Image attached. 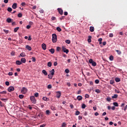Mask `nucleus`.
<instances>
[{"label": "nucleus", "mask_w": 127, "mask_h": 127, "mask_svg": "<svg viewBox=\"0 0 127 127\" xmlns=\"http://www.w3.org/2000/svg\"><path fill=\"white\" fill-rule=\"evenodd\" d=\"M52 41L53 43H56L57 42V35L56 34H52Z\"/></svg>", "instance_id": "nucleus-1"}, {"label": "nucleus", "mask_w": 127, "mask_h": 127, "mask_svg": "<svg viewBox=\"0 0 127 127\" xmlns=\"http://www.w3.org/2000/svg\"><path fill=\"white\" fill-rule=\"evenodd\" d=\"M30 100L32 103V104H34V105H35L36 104V99H35V97L33 96L30 97Z\"/></svg>", "instance_id": "nucleus-2"}, {"label": "nucleus", "mask_w": 127, "mask_h": 127, "mask_svg": "<svg viewBox=\"0 0 127 127\" xmlns=\"http://www.w3.org/2000/svg\"><path fill=\"white\" fill-rule=\"evenodd\" d=\"M89 62L90 64H92V66H97V63L95 62H94L92 59H90Z\"/></svg>", "instance_id": "nucleus-3"}, {"label": "nucleus", "mask_w": 127, "mask_h": 127, "mask_svg": "<svg viewBox=\"0 0 127 127\" xmlns=\"http://www.w3.org/2000/svg\"><path fill=\"white\" fill-rule=\"evenodd\" d=\"M22 94H26L27 93V88L26 87H23L21 90Z\"/></svg>", "instance_id": "nucleus-4"}, {"label": "nucleus", "mask_w": 127, "mask_h": 127, "mask_svg": "<svg viewBox=\"0 0 127 127\" xmlns=\"http://www.w3.org/2000/svg\"><path fill=\"white\" fill-rule=\"evenodd\" d=\"M62 50L64 53H66V54H68V53H69V50L66 49V47L63 46Z\"/></svg>", "instance_id": "nucleus-5"}, {"label": "nucleus", "mask_w": 127, "mask_h": 127, "mask_svg": "<svg viewBox=\"0 0 127 127\" xmlns=\"http://www.w3.org/2000/svg\"><path fill=\"white\" fill-rule=\"evenodd\" d=\"M7 90L8 92H9V93H10L11 92L14 91V87L13 86H10L8 87Z\"/></svg>", "instance_id": "nucleus-6"}, {"label": "nucleus", "mask_w": 127, "mask_h": 127, "mask_svg": "<svg viewBox=\"0 0 127 127\" xmlns=\"http://www.w3.org/2000/svg\"><path fill=\"white\" fill-rule=\"evenodd\" d=\"M57 10L61 15H63V10L61 8H58Z\"/></svg>", "instance_id": "nucleus-7"}, {"label": "nucleus", "mask_w": 127, "mask_h": 127, "mask_svg": "<svg viewBox=\"0 0 127 127\" xmlns=\"http://www.w3.org/2000/svg\"><path fill=\"white\" fill-rule=\"evenodd\" d=\"M56 97L57 98H58V99H59L61 97V92L60 91L57 92Z\"/></svg>", "instance_id": "nucleus-8"}, {"label": "nucleus", "mask_w": 127, "mask_h": 127, "mask_svg": "<svg viewBox=\"0 0 127 127\" xmlns=\"http://www.w3.org/2000/svg\"><path fill=\"white\" fill-rule=\"evenodd\" d=\"M6 21L8 22V23H11L12 21H13V19L10 18H7Z\"/></svg>", "instance_id": "nucleus-9"}, {"label": "nucleus", "mask_w": 127, "mask_h": 127, "mask_svg": "<svg viewBox=\"0 0 127 127\" xmlns=\"http://www.w3.org/2000/svg\"><path fill=\"white\" fill-rule=\"evenodd\" d=\"M17 6V3H14L12 4V8H13V9H15V8H16Z\"/></svg>", "instance_id": "nucleus-10"}, {"label": "nucleus", "mask_w": 127, "mask_h": 127, "mask_svg": "<svg viewBox=\"0 0 127 127\" xmlns=\"http://www.w3.org/2000/svg\"><path fill=\"white\" fill-rule=\"evenodd\" d=\"M25 53H21L20 55L19 56V57L20 58V57H25Z\"/></svg>", "instance_id": "nucleus-11"}, {"label": "nucleus", "mask_w": 127, "mask_h": 127, "mask_svg": "<svg viewBox=\"0 0 127 127\" xmlns=\"http://www.w3.org/2000/svg\"><path fill=\"white\" fill-rule=\"evenodd\" d=\"M21 63H26V60L24 58H22L21 59Z\"/></svg>", "instance_id": "nucleus-12"}, {"label": "nucleus", "mask_w": 127, "mask_h": 127, "mask_svg": "<svg viewBox=\"0 0 127 127\" xmlns=\"http://www.w3.org/2000/svg\"><path fill=\"white\" fill-rule=\"evenodd\" d=\"M42 47L43 50H46V44L43 43L42 44Z\"/></svg>", "instance_id": "nucleus-13"}, {"label": "nucleus", "mask_w": 127, "mask_h": 127, "mask_svg": "<svg viewBox=\"0 0 127 127\" xmlns=\"http://www.w3.org/2000/svg\"><path fill=\"white\" fill-rule=\"evenodd\" d=\"M89 30L91 32H94V31L95 30V28H94V27L93 26H90Z\"/></svg>", "instance_id": "nucleus-14"}, {"label": "nucleus", "mask_w": 127, "mask_h": 127, "mask_svg": "<svg viewBox=\"0 0 127 127\" xmlns=\"http://www.w3.org/2000/svg\"><path fill=\"white\" fill-rule=\"evenodd\" d=\"M83 99V97H82V96L81 95H78L77 97V99L78 100V101H81V100Z\"/></svg>", "instance_id": "nucleus-15"}, {"label": "nucleus", "mask_w": 127, "mask_h": 127, "mask_svg": "<svg viewBox=\"0 0 127 127\" xmlns=\"http://www.w3.org/2000/svg\"><path fill=\"white\" fill-rule=\"evenodd\" d=\"M42 72L43 73L45 76H47V75H48V73H47V71H46V70L45 69H43Z\"/></svg>", "instance_id": "nucleus-16"}, {"label": "nucleus", "mask_w": 127, "mask_h": 127, "mask_svg": "<svg viewBox=\"0 0 127 127\" xmlns=\"http://www.w3.org/2000/svg\"><path fill=\"white\" fill-rule=\"evenodd\" d=\"M91 38H92V36H88V39L87 40V41L89 43H91V42H92V40H91Z\"/></svg>", "instance_id": "nucleus-17"}, {"label": "nucleus", "mask_w": 127, "mask_h": 127, "mask_svg": "<svg viewBox=\"0 0 127 127\" xmlns=\"http://www.w3.org/2000/svg\"><path fill=\"white\" fill-rule=\"evenodd\" d=\"M49 52H51L52 54H54V52H55V50H54V49H51L49 50Z\"/></svg>", "instance_id": "nucleus-18"}, {"label": "nucleus", "mask_w": 127, "mask_h": 127, "mask_svg": "<svg viewBox=\"0 0 127 127\" xmlns=\"http://www.w3.org/2000/svg\"><path fill=\"white\" fill-rule=\"evenodd\" d=\"M16 65H21V64H22V63H21V61H16Z\"/></svg>", "instance_id": "nucleus-19"}, {"label": "nucleus", "mask_w": 127, "mask_h": 127, "mask_svg": "<svg viewBox=\"0 0 127 127\" xmlns=\"http://www.w3.org/2000/svg\"><path fill=\"white\" fill-rule=\"evenodd\" d=\"M26 49H27V50H29V51H31V47L27 45L26 46Z\"/></svg>", "instance_id": "nucleus-20"}, {"label": "nucleus", "mask_w": 127, "mask_h": 127, "mask_svg": "<svg viewBox=\"0 0 127 127\" xmlns=\"http://www.w3.org/2000/svg\"><path fill=\"white\" fill-rule=\"evenodd\" d=\"M50 73H51V75H52V76H53V75H54V73H55V70L54 69H52V70H51Z\"/></svg>", "instance_id": "nucleus-21"}, {"label": "nucleus", "mask_w": 127, "mask_h": 127, "mask_svg": "<svg viewBox=\"0 0 127 127\" xmlns=\"http://www.w3.org/2000/svg\"><path fill=\"white\" fill-rule=\"evenodd\" d=\"M57 30L59 31V32H61V31H62V29H61V28H60V27H57Z\"/></svg>", "instance_id": "nucleus-22"}, {"label": "nucleus", "mask_w": 127, "mask_h": 127, "mask_svg": "<svg viewBox=\"0 0 127 127\" xmlns=\"http://www.w3.org/2000/svg\"><path fill=\"white\" fill-rule=\"evenodd\" d=\"M7 10L9 12H11V11H12V8H11V7H9L7 8Z\"/></svg>", "instance_id": "nucleus-23"}, {"label": "nucleus", "mask_w": 127, "mask_h": 127, "mask_svg": "<svg viewBox=\"0 0 127 127\" xmlns=\"http://www.w3.org/2000/svg\"><path fill=\"white\" fill-rule=\"evenodd\" d=\"M47 65L48 67H51V66H52V63H51V62H49L48 63Z\"/></svg>", "instance_id": "nucleus-24"}, {"label": "nucleus", "mask_w": 127, "mask_h": 127, "mask_svg": "<svg viewBox=\"0 0 127 127\" xmlns=\"http://www.w3.org/2000/svg\"><path fill=\"white\" fill-rule=\"evenodd\" d=\"M43 100L44 101H49V98L46 97H43Z\"/></svg>", "instance_id": "nucleus-25"}, {"label": "nucleus", "mask_w": 127, "mask_h": 127, "mask_svg": "<svg viewBox=\"0 0 127 127\" xmlns=\"http://www.w3.org/2000/svg\"><path fill=\"white\" fill-rule=\"evenodd\" d=\"M65 43H66L67 44H70V43H71V41H70V40H66L65 41Z\"/></svg>", "instance_id": "nucleus-26"}, {"label": "nucleus", "mask_w": 127, "mask_h": 127, "mask_svg": "<svg viewBox=\"0 0 127 127\" xmlns=\"http://www.w3.org/2000/svg\"><path fill=\"white\" fill-rule=\"evenodd\" d=\"M113 105L114 107H119V104L118 103V102H114Z\"/></svg>", "instance_id": "nucleus-27"}, {"label": "nucleus", "mask_w": 127, "mask_h": 127, "mask_svg": "<svg viewBox=\"0 0 127 127\" xmlns=\"http://www.w3.org/2000/svg\"><path fill=\"white\" fill-rule=\"evenodd\" d=\"M116 82H121V79L119 77H116L115 78Z\"/></svg>", "instance_id": "nucleus-28"}, {"label": "nucleus", "mask_w": 127, "mask_h": 127, "mask_svg": "<svg viewBox=\"0 0 127 127\" xmlns=\"http://www.w3.org/2000/svg\"><path fill=\"white\" fill-rule=\"evenodd\" d=\"M118 98V94H115L114 96H112V99H117Z\"/></svg>", "instance_id": "nucleus-29"}, {"label": "nucleus", "mask_w": 127, "mask_h": 127, "mask_svg": "<svg viewBox=\"0 0 127 127\" xmlns=\"http://www.w3.org/2000/svg\"><path fill=\"white\" fill-rule=\"evenodd\" d=\"M109 60H110V61H113V60H114V56H110L109 57Z\"/></svg>", "instance_id": "nucleus-30"}, {"label": "nucleus", "mask_w": 127, "mask_h": 127, "mask_svg": "<svg viewBox=\"0 0 127 127\" xmlns=\"http://www.w3.org/2000/svg\"><path fill=\"white\" fill-rule=\"evenodd\" d=\"M18 29H19V27H17L16 28H15L14 29V32H17V30H18Z\"/></svg>", "instance_id": "nucleus-31"}, {"label": "nucleus", "mask_w": 127, "mask_h": 127, "mask_svg": "<svg viewBox=\"0 0 127 127\" xmlns=\"http://www.w3.org/2000/svg\"><path fill=\"white\" fill-rule=\"evenodd\" d=\"M116 51V52H117V54H118V55H121V54H122V52H121V51L117 50Z\"/></svg>", "instance_id": "nucleus-32"}, {"label": "nucleus", "mask_w": 127, "mask_h": 127, "mask_svg": "<svg viewBox=\"0 0 127 127\" xmlns=\"http://www.w3.org/2000/svg\"><path fill=\"white\" fill-rule=\"evenodd\" d=\"M82 109H85L86 108V104L83 103L81 106Z\"/></svg>", "instance_id": "nucleus-33"}, {"label": "nucleus", "mask_w": 127, "mask_h": 127, "mask_svg": "<svg viewBox=\"0 0 127 127\" xmlns=\"http://www.w3.org/2000/svg\"><path fill=\"white\" fill-rule=\"evenodd\" d=\"M96 93H97V94H99V93H101V90L99 89L95 90Z\"/></svg>", "instance_id": "nucleus-34"}, {"label": "nucleus", "mask_w": 127, "mask_h": 127, "mask_svg": "<svg viewBox=\"0 0 127 127\" xmlns=\"http://www.w3.org/2000/svg\"><path fill=\"white\" fill-rule=\"evenodd\" d=\"M75 115V116H79L80 115V112L79 111H76Z\"/></svg>", "instance_id": "nucleus-35"}, {"label": "nucleus", "mask_w": 127, "mask_h": 127, "mask_svg": "<svg viewBox=\"0 0 127 127\" xmlns=\"http://www.w3.org/2000/svg\"><path fill=\"white\" fill-rule=\"evenodd\" d=\"M51 110H52V111H55V110H56V109L55 108V107L53 106H51Z\"/></svg>", "instance_id": "nucleus-36"}, {"label": "nucleus", "mask_w": 127, "mask_h": 127, "mask_svg": "<svg viewBox=\"0 0 127 127\" xmlns=\"http://www.w3.org/2000/svg\"><path fill=\"white\" fill-rule=\"evenodd\" d=\"M23 97H24V95H22V94H20L19 95V98L20 99H23Z\"/></svg>", "instance_id": "nucleus-37"}, {"label": "nucleus", "mask_w": 127, "mask_h": 127, "mask_svg": "<svg viewBox=\"0 0 127 127\" xmlns=\"http://www.w3.org/2000/svg\"><path fill=\"white\" fill-rule=\"evenodd\" d=\"M111 98L110 97H107L106 99V100L107 101V102H111Z\"/></svg>", "instance_id": "nucleus-38"}, {"label": "nucleus", "mask_w": 127, "mask_h": 127, "mask_svg": "<svg viewBox=\"0 0 127 127\" xmlns=\"http://www.w3.org/2000/svg\"><path fill=\"white\" fill-rule=\"evenodd\" d=\"M85 97L87 99H89V98H90V95H89V94H86L85 95Z\"/></svg>", "instance_id": "nucleus-39"}, {"label": "nucleus", "mask_w": 127, "mask_h": 127, "mask_svg": "<svg viewBox=\"0 0 127 127\" xmlns=\"http://www.w3.org/2000/svg\"><path fill=\"white\" fill-rule=\"evenodd\" d=\"M18 17H22V14L21 13H19L18 14Z\"/></svg>", "instance_id": "nucleus-40"}, {"label": "nucleus", "mask_w": 127, "mask_h": 127, "mask_svg": "<svg viewBox=\"0 0 127 127\" xmlns=\"http://www.w3.org/2000/svg\"><path fill=\"white\" fill-rule=\"evenodd\" d=\"M110 84H111V85H113V84H115V81L113 80H110Z\"/></svg>", "instance_id": "nucleus-41"}, {"label": "nucleus", "mask_w": 127, "mask_h": 127, "mask_svg": "<svg viewBox=\"0 0 127 127\" xmlns=\"http://www.w3.org/2000/svg\"><path fill=\"white\" fill-rule=\"evenodd\" d=\"M1 101H4V102H6L7 101V99L5 98H0Z\"/></svg>", "instance_id": "nucleus-42"}, {"label": "nucleus", "mask_w": 127, "mask_h": 127, "mask_svg": "<svg viewBox=\"0 0 127 127\" xmlns=\"http://www.w3.org/2000/svg\"><path fill=\"white\" fill-rule=\"evenodd\" d=\"M46 115H50V111L48 110H46Z\"/></svg>", "instance_id": "nucleus-43"}, {"label": "nucleus", "mask_w": 127, "mask_h": 127, "mask_svg": "<svg viewBox=\"0 0 127 127\" xmlns=\"http://www.w3.org/2000/svg\"><path fill=\"white\" fill-rule=\"evenodd\" d=\"M0 94H6V91H3L1 92H0Z\"/></svg>", "instance_id": "nucleus-44"}, {"label": "nucleus", "mask_w": 127, "mask_h": 127, "mask_svg": "<svg viewBox=\"0 0 127 127\" xmlns=\"http://www.w3.org/2000/svg\"><path fill=\"white\" fill-rule=\"evenodd\" d=\"M69 69H68V68L65 69V72L66 74H68V73H69Z\"/></svg>", "instance_id": "nucleus-45"}, {"label": "nucleus", "mask_w": 127, "mask_h": 127, "mask_svg": "<svg viewBox=\"0 0 127 127\" xmlns=\"http://www.w3.org/2000/svg\"><path fill=\"white\" fill-rule=\"evenodd\" d=\"M95 82L96 84H99V83H100V81L99 80V79H96Z\"/></svg>", "instance_id": "nucleus-46"}, {"label": "nucleus", "mask_w": 127, "mask_h": 127, "mask_svg": "<svg viewBox=\"0 0 127 127\" xmlns=\"http://www.w3.org/2000/svg\"><path fill=\"white\" fill-rule=\"evenodd\" d=\"M3 31H4V32H5V33H6V34H7V33H8V30H7L3 29Z\"/></svg>", "instance_id": "nucleus-47"}, {"label": "nucleus", "mask_w": 127, "mask_h": 127, "mask_svg": "<svg viewBox=\"0 0 127 127\" xmlns=\"http://www.w3.org/2000/svg\"><path fill=\"white\" fill-rule=\"evenodd\" d=\"M52 88V85L51 84H49L48 85V89H51Z\"/></svg>", "instance_id": "nucleus-48"}, {"label": "nucleus", "mask_w": 127, "mask_h": 127, "mask_svg": "<svg viewBox=\"0 0 127 127\" xmlns=\"http://www.w3.org/2000/svg\"><path fill=\"white\" fill-rule=\"evenodd\" d=\"M82 119H83V117H82V116H78L79 121H81V120H82Z\"/></svg>", "instance_id": "nucleus-49"}, {"label": "nucleus", "mask_w": 127, "mask_h": 127, "mask_svg": "<svg viewBox=\"0 0 127 127\" xmlns=\"http://www.w3.org/2000/svg\"><path fill=\"white\" fill-rule=\"evenodd\" d=\"M64 18H65V16H63L60 17V20H62L63 19H64Z\"/></svg>", "instance_id": "nucleus-50"}, {"label": "nucleus", "mask_w": 127, "mask_h": 127, "mask_svg": "<svg viewBox=\"0 0 127 127\" xmlns=\"http://www.w3.org/2000/svg\"><path fill=\"white\" fill-rule=\"evenodd\" d=\"M5 84L6 86H9V82H8V81H6L5 82Z\"/></svg>", "instance_id": "nucleus-51"}, {"label": "nucleus", "mask_w": 127, "mask_h": 127, "mask_svg": "<svg viewBox=\"0 0 127 127\" xmlns=\"http://www.w3.org/2000/svg\"><path fill=\"white\" fill-rule=\"evenodd\" d=\"M61 49V48L59 47H58L57 48V51H58V52H59V51H60V50Z\"/></svg>", "instance_id": "nucleus-52"}, {"label": "nucleus", "mask_w": 127, "mask_h": 127, "mask_svg": "<svg viewBox=\"0 0 127 127\" xmlns=\"http://www.w3.org/2000/svg\"><path fill=\"white\" fill-rule=\"evenodd\" d=\"M32 39L31 38V36H29L28 40L29 41H31Z\"/></svg>", "instance_id": "nucleus-53"}, {"label": "nucleus", "mask_w": 127, "mask_h": 127, "mask_svg": "<svg viewBox=\"0 0 127 127\" xmlns=\"http://www.w3.org/2000/svg\"><path fill=\"white\" fill-rule=\"evenodd\" d=\"M52 20H56V17L55 16H53L51 18Z\"/></svg>", "instance_id": "nucleus-54"}, {"label": "nucleus", "mask_w": 127, "mask_h": 127, "mask_svg": "<svg viewBox=\"0 0 127 127\" xmlns=\"http://www.w3.org/2000/svg\"><path fill=\"white\" fill-rule=\"evenodd\" d=\"M36 61V59L35 57H32V62H35Z\"/></svg>", "instance_id": "nucleus-55"}, {"label": "nucleus", "mask_w": 127, "mask_h": 127, "mask_svg": "<svg viewBox=\"0 0 127 127\" xmlns=\"http://www.w3.org/2000/svg\"><path fill=\"white\" fill-rule=\"evenodd\" d=\"M30 27H31V26H30V25H27V26H26V28H27V29H30Z\"/></svg>", "instance_id": "nucleus-56"}, {"label": "nucleus", "mask_w": 127, "mask_h": 127, "mask_svg": "<svg viewBox=\"0 0 127 127\" xmlns=\"http://www.w3.org/2000/svg\"><path fill=\"white\" fill-rule=\"evenodd\" d=\"M0 107H4V105H3L2 104V102H1V101H0Z\"/></svg>", "instance_id": "nucleus-57"}, {"label": "nucleus", "mask_w": 127, "mask_h": 127, "mask_svg": "<svg viewBox=\"0 0 127 127\" xmlns=\"http://www.w3.org/2000/svg\"><path fill=\"white\" fill-rule=\"evenodd\" d=\"M62 127H66V123H63L62 125Z\"/></svg>", "instance_id": "nucleus-58"}, {"label": "nucleus", "mask_w": 127, "mask_h": 127, "mask_svg": "<svg viewBox=\"0 0 127 127\" xmlns=\"http://www.w3.org/2000/svg\"><path fill=\"white\" fill-rule=\"evenodd\" d=\"M35 97H38L39 96V94H38V93H36L34 95Z\"/></svg>", "instance_id": "nucleus-59"}, {"label": "nucleus", "mask_w": 127, "mask_h": 127, "mask_svg": "<svg viewBox=\"0 0 127 127\" xmlns=\"http://www.w3.org/2000/svg\"><path fill=\"white\" fill-rule=\"evenodd\" d=\"M109 37H114V34L113 33H110L109 34Z\"/></svg>", "instance_id": "nucleus-60"}, {"label": "nucleus", "mask_w": 127, "mask_h": 127, "mask_svg": "<svg viewBox=\"0 0 127 127\" xmlns=\"http://www.w3.org/2000/svg\"><path fill=\"white\" fill-rule=\"evenodd\" d=\"M58 63H57V62H55L54 63V66H56L57 65H58Z\"/></svg>", "instance_id": "nucleus-61"}, {"label": "nucleus", "mask_w": 127, "mask_h": 127, "mask_svg": "<svg viewBox=\"0 0 127 127\" xmlns=\"http://www.w3.org/2000/svg\"><path fill=\"white\" fill-rule=\"evenodd\" d=\"M8 75H9V76H12V72H9Z\"/></svg>", "instance_id": "nucleus-62"}, {"label": "nucleus", "mask_w": 127, "mask_h": 127, "mask_svg": "<svg viewBox=\"0 0 127 127\" xmlns=\"http://www.w3.org/2000/svg\"><path fill=\"white\" fill-rule=\"evenodd\" d=\"M64 15H65V16L68 15V12L65 11L64 12Z\"/></svg>", "instance_id": "nucleus-63"}, {"label": "nucleus", "mask_w": 127, "mask_h": 127, "mask_svg": "<svg viewBox=\"0 0 127 127\" xmlns=\"http://www.w3.org/2000/svg\"><path fill=\"white\" fill-rule=\"evenodd\" d=\"M46 127V124H43V125L40 126V127Z\"/></svg>", "instance_id": "nucleus-64"}]
</instances>
